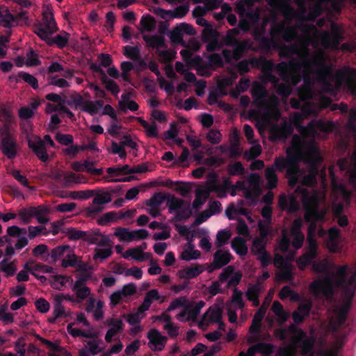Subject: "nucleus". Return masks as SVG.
Returning a JSON list of instances; mask_svg holds the SVG:
<instances>
[{"label": "nucleus", "instance_id": "58836bf2", "mask_svg": "<svg viewBox=\"0 0 356 356\" xmlns=\"http://www.w3.org/2000/svg\"><path fill=\"white\" fill-rule=\"evenodd\" d=\"M114 235L118 238L119 241L121 242L133 241L132 232L127 228L117 227L115 228Z\"/></svg>", "mask_w": 356, "mask_h": 356}, {"label": "nucleus", "instance_id": "f03ea898", "mask_svg": "<svg viewBox=\"0 0 356 356\" xmlns=\"http://www.w3.org/2000/svg\"><path fill=\"white\" fill-rule=\"evenodd\" d=\"M299 60L292 58L289 62H281L277 65V70L281 79L292 86H297L302 81L301 72L303 65L301 55L298 54Z\"/></svg>", "mask_w": 356, "mask_h": 356}, {"label": "nucleus", "instance_id": "a18cd8bd", "mask_svg": "<svg viewBox=\"0 0 356 356\" xmlns=\"http://www.w3.org/2000/svg\"><path fill=\"white\" fill-rule=\"evenodd\" d=\"M305 218L306 221H313L317 223L318 221H324L325 214L319 211L318 207H317L310 211H307Z\"/></svg>", "mask_w": 356, "mask_h": 356}, {"label": "nucleus", "instance_id": "0eeeda50", "mask_svg": "<svg viewBox=\"0 0 356 356\" xmlns=\"http://www.w3.org/2000/svg\"><path fill=\"white\" fill-rule=\"evenodd\" d=\"M337 78L340 80L346 79V86L350 94L356 96V69L346 66L337 73Z\"/></svg>", "mask_w": 356, "mask_h": 356}, {"label": "nucleus", "instance_id": "cd10ccee", "mask_svg": "<svg viewBox=\"0 0 356 356\" xmlns=\"http://www.w3.org/2000/svg\"><path fill=\"white\" fill-rule=\"evenodd\" d=\"M289 330L290 334L293 335V337L291 338V343L294 346H298L307 338V333L302 329L298 327L294 324H290L289 325Z\"/></svg>", "mask_w": 356, "mask_h": 356}, {"label": "nucleus", "instance_id": "8fccbe9b", "mask_svg": "<svg viewBox=\"0 0 356 356\" xmlns=\"http://www.w3.org/2000/svg\"><path fill=\"white\" fill-rule=\"evenodd\" d=\"M292 86L291 83H280V81L277 83H276L273 87L275 88L276 92L283 97H289L291 93V87Z\"/></svg>", "mask_w": 356, "mask_h": 356}, {"label": "nucleus", "instance_id": "4468645a", "mask_svg": "<svg viewBox=\"0 0 356 356\" xmlns=\"http://www.w3.org/2000/svg\"><path fill=\"white\" fill-rule=\"evenodd\" d=\"M188 10L189 7L188 5H181L176 7L173 11L157 8L154 10V13L163 19H166L167 17H170L172 18H182L188 13Z\"/></svg>", "mask_w": 356, "mask_h": 356}, {"label": "nucleus", "instance_id": "6ab92c4d", "mask_svg": "<svg viewBox=\"0 0 356 356\" xmlns=\"http://www.w3.org/2000/svg\"><path fill=\"white\" fill-rule=\"evenodd\" d=\"M317 257V250L306 249V252L302 254L296 260L299 269L302 270H305L307 265H311L315 261L314 260Z\"/></svg>", "mask_w": 356, "mask_h": 356}, {"label": "nucleus", "instance_id": "603ef678", "mask_svg": "<svg viewBox=\"0 0 356 356\" xmlns=\"http://www.w3.org/2000/svg\"><path fill=\"white\" fill-rule=\"evenodd\" d=\"M264 61L268 66L263 69V72L265 74L267 79L270 81L272 85L274 86L276 83H278L280 80L272 72L273 63L266 59H264Z\"/></svg>", "mask_w": 356, "mask_h": 356}, {"label": "nucleus", "instance_id": "f3484780", "mask_svg": "<svg viewBox=\"0 0 356 356\" xmlns=\"http://www.w3.org/2000/svg\"><path fill=\"white\" fill-rule=\"evenodd\" d=\"M232 259L233 257L229 251L218 250L213 254V269L221 268L222 266L229 264Z\"/></svg>", "mask_w": 356, "mask_h": 356}, {"label": "nucleus", "instance_id": "c03bdc74", "mask_svg": "<svg viewBox=\"0 0 356 356\" xmlns=\"http://www.w3.org/2000/svg\"><path fill=\"white\" fill-rule=\"evenodd\" d=\"M208 199V193L202 191V188H197L195 191V197L192 203L193 209H197L204 204Z\"/></svg>", "mask_w": 356, "mask_h": 356}, {"label": "nucleus", "instance_id": "393cba45", "mask_svg": "<svg viewBox=\"0 0 356 356\" xmlns=\"http://www.w3.org/2000/svg\"><path fill=\"white\" fill-rule=\"evenodd\" d=\"M49 36L50 35H47V38L42 39L43 41L46 42L49 46L56 44L58 48L62 49L68 43L69 34L67 33L64 32L63 34H58L54 38H50Z\"/></svg>", "mask_w": 356, "mask_h": 356}, {"label": "nucleus", "instance_id": "dca6fc26", "mask_svg": "<svg viewBox=\"0 0 356 356\" xmlns=\"http://www.w3.org/2000/svg\"><path fill=\"white\" fill-rule=\"evenodd\" d=\"M84 241L90 244H95L98 246H104L109 243V240L106 236L102 235L99 229L91 232H86Z\"/></svg>", "mask_w": 356, "mask_h": 356}, {"label": "nucleus", "instance_id": "72a5a7b5", "mask_svg": "<svg viewBox=\"0 0 356 356\" xmlns=\"http://www.w3.org/2000/svg\"><path fill=\"white\" fill-rule=\"evenodd\" d=\"M350 302H345L340 306L336 313L337 323L339 327L343 325L347 321L348 313L350 309Z\"/></svg>", "mask_w": 356, "mask_h": 356}, {"label": "nucleus", "instance_id": "3c124183", "mask_svg": "<svg viewBox=\"0 0 356 356\" xmlns=\"http://www.w3.org/2000/svg\"><path fill=\"white\" fill-rule=\"evenodd\" d=\"M312 307V301L310 299H305L300 302L296 311L307 318L309 316Z\"/></svg>", "mask_w": 356, "mask_h": 356}, {"label": "nucleus", "instance_id": "0e129e2a", "mask_svg": "<svg viewBox=\"0 0 356 356\" xmlns=\"http://www.w3.org/2000/svg\"><path fill=\"white\" fill-rule=\"evenodd\" d=\"M0 121L2 123H15L13 113L6 107H0Z\"/></svg>", "mask_w": 356, "mask_h": 356}, {"label": "nucleus", "instance_id": "f257e3e1", "mask_svg": "<svg viewBox=\"0 0 356 356\" xmlns=\"http://www.w3.org/2000/svg\"><path fill=\"white\" fill-rule=\"evenodd\" d=\"M313 270L316 273H325L321 279H316L309 286V291L316 298L323 296L331 298L334 293V279L330 275L327 260L314 261L311 264Z\"/></svg>", "mask_w": 356, "mask_h": 356}, {"label": "nucleus", "instance_id": "864d4df0", "mask_svg": "<svg viewBox=\"0 0 356 356\" xmlns=\"http://www.w3.org/2000/svg\"><path fill=\"white\" fill-rule=\"evenodd\" d=\"M165 199V197L163 193H156L149 199L146 200L145 205L150 207H159Z\"/></svg>", "mask_w": 356, "mask_h": 356}, {"label": "nucleus", "instance_id": "9d476101", "mask_svg": "<svg viewBox=\"0 0 356 356\" xmlns=\"http://www.w3.org/2000/svg\"><path fill=\"white\" fill-rule=\"evenodd\" d=\"M148 346L153 351H161L167 342V337L161 335L156 329H152L147 333Z\"/></svg>", "mask_w": 356, "mask_h": 356}, {"label": "nucleus", "instance_id": "13d9d810", "mask_svg": "<svg viewBox=\"0 0 356 356\" xmlns=\"http://www.w3.org/2000/svg\"><path fill=\"white\" fill-rule=\"evenodd\" d=\"M272 310L274 314L282 321V322H285L286 321L288 314L284 311L282 305L279 301H275L273 303Z\"/></svg>", "mask_w": 356, "mask_h": 356}, {"label": "nucleus", "instance_id": "e433bc0d", "mask_svg": "<svg viewBox=\"0 0 356 356\" xmlns=\"http://www.w3.org/2000/svg\"><path fill=\"white\" fill-rule=\"evenodd\" d=\"M204 56L209 61L207 66L209 67V68L215 69L224 66V60L219 54L213 53L211 54H204Z\"/></svg>", "mask_w": 356, "mask_h": 356}, {"label": "nucleus", "instance_id": "de8ad7c7", "mask_svg": "<svg viewBox=\"0 0 356 356\" xmlns=\"http://www.w3.org/2000/svg\"><path fill=\"white\" fill-rule=\"evenodd\" d=\"M192 213L191 204L186 202L185 205L176 212V220L179 221L187 220L192 216Z\"/></svg>", "mask_w": 356, "mask_h": 356}, {"label": "nucleus", "instance_id": "49530a36", "mask_svg": "<svg viewBox=\"0 0 356 356\" xmlns=\"http://www.w3.org/2000/svg\"><path fill=\"white\" fill-rule=\"evenodd\" d=\"M124 55L133 60H138L140 58V50L137 46L124 47Z\"/></svg>", "mask_w": 356, "mask_h": 356}, {"label": "nucleus", "instance_id": "ddd939ff", "mask_svg": "<svg viewBox=\"0 0 356 356\" xmlns=\"http://www.w3.org/2000/svg\"><path fill=\"white\" fill-rule=\"evenodd\" d=\"M106 324L111 327L105 335V341L107 343H111L113 341V337L122 332L124 330V323L121 319L111 318L106 321Z\"/></svg>", "mask_w": 356, "mask_h": 356}, {"label": "nucleus", "instance_id": "79ce46f5", "mask_svg": "<svg viewBox=\"0 0 356 356\" xmlns=\"http://www.w3.org/2000/svg\"><path fill=\"white\" fill-rule=\"evenodd\" d=\"M293 132V126L291 123H284L276 131V137L278 139H285L289 137Z\"/></svg>", "mask_w": 356, "mask_h": 356}, {"label": "nucleus", "instance_id": "5701e85b", "mask_svg": "<svg viewBox=\"0 0 356 356\" xmlns=\"http://www.w3.org/2000/svg\"><path fill=\"white\" fill-rule=\"evenodd\" d=\"M252 42L249 40L246 39L243 41H239L236 45L233 46V59L235 60H240L244 53L252 49Z\"/></svg>", "mask_w": 356, "mask_h": 356}, {"label": "nucleus", "instance_id": "a19ab883", "mask_svg": "<svg viewBox=\"0 0 356 356\" xmlns=\"http://www.w3.org/2000/svg\"><path fill=\"white\" fill-rule=\"evenodd\" d=\"M102 106L103 102L102 100H97L95 102L92 101H86L83 106L82 107V110L92 115L97 113Z\"/></svg>", "mask_w": 356, "mask_h": 356}, {"label": "nucleus", "instance_id": "7c9ffc66", "mask_svg": "<svg viewBox=\"0 0 356 356\" xmlns=\"http://www.w3.org/2000/svg\"><path fill=\"white\" fill-rule=\"evenodd\" d=\"M268 5L275 11H279L286 14L291 8L289 5L288 0H266Z\"/></svg>", "mask_w": 356, "mask_h": 356}, {"label": "nucleus", "instance_id": "4be33fe9", "mask_svg": "<svg viewBox=\"0 0 356 356\" xmlns=\"http://www.w3.org/2000/svg\"><path fill=\"white\" fill-rule=\"evenodd\" d=\"M302 65H303V72L307 73H312L314 67H317L320 62L323 60L322 58L315 54L313 56L312 58L308 57V49L306 51V54L305 55L301 56Z\"/></svg>", "mask_w": 356, "mask_h": 356}, {"label": "nucleus", "instance_id": "338daca9", "mask_svg": "<svg viewBox=\"0 0 356 356\" xmlns=\"http://www.w3.org/2000/svg\"><path fill=\"white\" fill-rule=\"evenodd\" d=\"M205 305V302L203 300L198 301L194 306L188 307V315L189 318L194 320L200 314L202 308Z\"/></svg>", "mask_w": 356, "mask_h": 356}, {"label": "nucleus", "instance_id": "20e7f679", "mask_svg": "<svg viewBox=\"0 0 356 356\" xmlns=\"http://www.w3.org/2000/svg\"><path fill=\"white\" fill-rule=\"evenodd\" d=\"M43 24L38 23L33 26V32L40 38H47L57 30L56 23L51 12H44L42 14Z\"/></svg>", "mask_w": 356, "mask_h": 356}, {"label": "nucleus", "instance_id": "c9c22d12", "mask_svg": "<svg viewBox=\"0 0 356 356\" xmlns=\"http://www.w3.org/2000/svg\"><path fill=\"white\" fill-rule=\"evenodd\" d=\"M8 261V259L4 258L0 261V270L3 272L7 277L13 276L17 271L15 261Z\"/></svg>", "mask_w": 356, "mask_h": 356}, {"label": "nucleus", "instance_id": "412c9836", "mask_svg": "<svg viewBox=\"0 0 356 356\" xmlns=\"http://www.w3.org/2000/svg\"><path fill=\"white\" fill-rule=\"evenodd\" d=\"M130 211L126 212H116L115 211H109L104 213L98 220L97 223L99 225H106L109 222L116 221L120 219L124 218L125 216H129Z\"/></svg>", "mask_w": 356, "mask_h": 356}, {"label": "nucleus", "instance_id": "2eb2a0df", "mask_svg": "<svg viewBox=\"0 0 356 356\" xmlns=\"http://www.w3.org/2000/svg\"><path fill=\"white\" fill-rule=\"evenodd\" d=\"M28 146L40 161L43 162L48 161L49 156L46 151L45 145L41 138H38L35 140H29Z\"/></svg>", "mask_w": 356, "mask_h": 356}, {"label": "nucleus", "instance_id": "4c0bfd02", "mask_svg": "<svg viewBox=\"0 0 356 356\" xmlns=\"http://www.w3.org/2000/svg\"><path fill=\"white\" fill-rule=\"evenodd\" d=\"M284 23L280 22L277 23L275 21H273L270 25V29L269 31L270 36L273 38L277 42H278L279 39L281 38L283 31L284 30Z\"/></svg>", "mask_w": 356, "mask_h": 356}, {"label": "nucleus", "instance_id": "7ed1b4c3", "mask_svg": "<svg viewBox=\"0 0 356 356\" xmlns=\"http://www.w3.org/2000/svg\"><path fill=\"white\" fill-rule=\"evenodd\" d=\"M273 167L275 170L282 172L286 170L285 176L290 187H295L299 182L300 167L293 156L287 155L286 157L276 158Z\"/></svg>", "mask_w": 356, "mask_h": 356}, {"label": "nucleus", "instance_id": "6e6d98bb", "mask_svg": "<svg viewBox=\"0 0 356 356\" xmlns=\"http://www.w3.org/2000/svg\"><path fill=\"white\" fill-rule=\"evenodd\" d=\"M140 24L143 29L146 31H152L156 28L155 19L149 15L142 17Z\"/></svg>", "mask_w": 356, "mask_h": 356}, {"label": "nucleus", "instance_id": "a878e982", "mask_svg": "<svg viewBox=\"0 0 356 356\" xmlns=\"http://www.w3.org/2000/svg\"><path fill=\"white\" fill-rule=\"evenodd\" d=\"M341 232L336 227H332L327 230L329 241V249L332 252H337L339 250L338 239L340 238Z\"/></svg>", "mask_w": 356, "mask_h": 356}, {"label": "nucleus", "instance_id": "37998d69", "mask_svg": "<svg viewBox=\"0 0 356 356\" xmlns=\"http://www.w3.org/2000/svg\"><path fill=\"white\" fill-rule=\"evenodd\" d=\"M140 124L145 129L147 136L150 138H157L159 134L157 131V126L155 122L149 124L146 120L141 118H138Z\"/></svg>", "mask_w": 356, "mask_h": 356}, {"label": "nucleus", "instance_id": "9b49d317", "mask_svg": "<svg viewBox=\"0 0 356 356\" xmlns=\"http://www.w3.org/2000/svg\"><path fill=\"white\" fill-rule=\"evenodd\" d=\"M0 149L8 159H15L17 154V143L15 137H2Z\"/></svg>", "mask_w": 356, "mask_h": 356}, {"label": "nucleus", "instance_id": "473e14b6", "mask_svg": "<svg viewBox=\"0 0 356 356\" xmlns=\"http://www.w3.org/2000/svg\"><path fill=\"white\" fill-rule=\"evenodd\" d=\"M337 272L334 275L335 280H334V286H341L346 282L348 266L343 265L337 266Z\"/></svg>", "mask_w": 356, "mask_h": 356}, {"label": "nucleus", "instance_id": "aec40b11", "mask_svg": "<svg viewBox=\"0 0 356 356\" xmlns=\"http://www.w3.org/2000/svg\"><path fill=\"white\" fill-rule=\"evenodd\" d=\"M204 267L198 264H194L191 267H186L184 269L178 271V276L186 280L195 278L200 275L203 271Z\"/></svg>", "mask_w": 356, "mask_h": 356}, {"label": "nucleus", "instance_id": "1a4fd4ad", "mask_svg": "<svg viewBox=\"0 0 356 356\" xmlns=\"http://www.w3.org/2000/svg\"><path fill=\"white\" fill-rule=\"evenodd\" d=\"M111 201V194L108 192L97 193L92 200V205L86 209L88 216L100 213L104 209V205Z\"/></svg>", "mask_w": 356, "mask_h": 356}, {"label": "nucleus", "instance_id": "c85d7f7f", "mask_svg": "<svg viewBox=\"0 0 356 356\" xmlns=\"http://www.w3.org/2000/svg\"><path fill=\"white\" fill-rule=\"evenodd\" d=\"M277 49H279V56L286 59H291L293 56L299 54L298 47L295 44L289 45H280L278 44Z\"/></svg>", "mask_w": 356, "mask_h": 356}, {"label": "nucleus", "instance_id": "69168bd1", "mask_svg": "<svg viewBox=\"0 0 356 356\" xmlns=\"http://www.w3.org/2000/svg\"><path fill=\"white\" fill-rule=\"evenodd\" d=\"M231 237V233L228 230L222 229L218 232L216 235V245L218 248H220L226 244Z\"/></svg>", "mask_w": 356, "mask_h": 356}, {"label": "nucleus", "instance_id": "f704fd0d", "mask_svg": "<svg viewBox=\"0 0 356 356\" xmlns=\"http://www.w3.org/2000/svg\"><path fill=\"white\" fill-rule=\"evenodd\" d=\"M232 248L240 256H244L248 253V247L245 241L240 236H236L232 240Z\"/></svg>", "mask_w": 356, "mask_h": 356}, {"label": "nucleus", "instance_id": "2f4dec72", "mask_svg": "<svg viewBox=\"0 0 356 356\" xmlns=\"http://www.w3.org/2000/svg\"><path fill=\"white\" fill-rule=\"evenodd\" d=\"M265 178L267 181V188L273 190L277 186L278 178L273 166L268 167L265 170Z\"/></svg>", "mask_w": 356, "mask_h": 356}, {"label": "nucleus", "instance_id": "09e8293b", "mask_svg": "<svg viewBox=\"0 0 356 356\" xmlns=\"http://www.w3.org/2000/svg\"><path fill=\"white\" fill-rule=\"evenodd\" d=\"M266 240L255 238L252 241L251 252L255 256L266 251Z\"/></svg>", "mask_w": 356, "mask_h": 356}, {"label": "nucleus", "instance_id": "c756f323", "mask_svg": "<svg viewBox=\"0 0 356 356\" xmlns=\"http://www.w3.org/2000/svg\"><path fill=\"white\" fill-rule=\"evenodd\" d=\"M222 309L216 307L214 308L209 307L202 316V321L209 323L219 322L222 319Z\"/></svg>", "mask_w": 356, "mask_h": 356}, {"label": "nucleus", "instance_id": "ea45409f", "mask_svg": "<svg viewBox=\"0 0 356 356\" xmlns=\"http://www.w3.org/2000/svg\"><path fill=\"white\" fill-rule=\"evenodd\" d=\"M36 207H30L28 208H22L19 210L18 214L20 219L23 221L24 224H28L31 222V219L35 215L37 211Z\"/></svg>", "mask_w": 356, "mask_h": 356}, {"label": "nucleus", "instance_id": "052dcab7", "mask_svg": "<svg viewBox=\"0 0 356 356\" xmlns=\"http://www.w3.org/2000/svg\"><path fill=\"white\" fill-rule=\"evenodd\" d=\"M69 249L68 245H59L52 249L49 255L52 261L55 262L61 258Z\"/></svg>", "mask_w": 356, "mask_h": 356}, {"label": "nucleus", "instance_id": "f8f14e48", "mask_svg": "<svg viewBox=\"0 0 356 356\" xmlns=\"http://www.w3.org/2000/svg\"><path fill=\"white\" fill-rule=\"evenodd\" d=\"M317 129L325 130V124L321 121L312 120L307 126L298 124L297 130L305 137H315Z\"/></svg>", "mask_w": 356, "mask_h": 356}, {"label": "nucleus", "instance_id": "4d7b16f0", "mask_svg": "<svg viewBox=\"0 0 356 356\" xmlns=\"http://www.w3.org/2000/svg\"><path fill=\"white\" fill-rule=\"evenodd\" d=\"M259 44L260 47L266 51H270L273 48H278V42H277L271 37L268 38L265 36L264 38H262L261 40L259 42Z\"/></svg>", "mask_w": 356, "mask_h": 356}, {"label": "nucleus", "instance_id": "5fc2aeb1", "mask_svg": "<svg viewBox=\"0 0 356 356\" xmlns=\"http://www.w3.org/2000/svg\"><path fill=\"white\" fill-rule=\"evenodd\" d=\"M186 204V201L172 196L168 200V207L170 213L177 212L181 207H183Z\"/></svg>", "mask_w": 356, "mask_h": 356}, {"label": "nucleus", "instance_id": "bf43d9fd", "mask_svg": "<svg viewBox=\"0 0 356 356\" xmlns=\"http://www.w3.org/2000/svg\"><path fill=\"white\" fill-rule=\"evenodd\" d=\"M257 351L263 356H270L275 350V346L272 343L259 342L256 343Z\"/></svg>", "mask_w": 356, "mask_h": 356}, {"label": "nucleus", "instance_id": "6e6552de", "mask_svg": "<svg viewBox=\"0 0 356 356\" xmlns=\"http://www.w3.org/2000/svg\"><path fill=\"white\" fill-rule=\"evenodd\" d=\"M278 206L281 210L286 211L289 213H296L300 209V204L293 194L282 193L280 195Z\"/></svg>", "mask_w": 356, "mask_h": 356}, {"label": "nucleus", "instance_id": "bb28decb", "mask_svg": "<svg viewBox=\"0 0 356 356\" xmlns=\"http://www.w3.org/2000/svg\"><path fill=\"white\" fill-rule=\"evenodd\" d=\"M143 40L149 48L156 49L157 50L159 48H167L165 38L162 35H143Z\"/></svg>", "mask_w": 356, "mask_h": 356}, {"label": "nucleus", "instance_id": "a211bd4d", "mask_svg": "<svg viewBox=\"0 0 356 356\" xmlns=\"http://www.w3.org/2000/svg\"><path fill=\"white\" fill-rule=\"evenodd\" d=\"M17 24V18L10 13L8 8L0 6V26L10 29Z\"/></svg>", "mask_w": 356, "mask_h": 356}, {"label": "nucleus", "instance_id": "423d86ee", "mask_svg": "<svg viewBox=\"0 0 356 356\" xmlns=\"http://www.w3.org/2000/svg\"><path fill=\"white\" fill-rule=\"evenodd\" d=\"M295 192L301 195V200L306 211L318 207L319 198L316 192H310L301 186H298Z\"/></svg>", "mask_w": 356, "mask_h": 356}, {"label": "nucleus", "instance_id": "39448f33", "mask_svg": "<svg viewBox=\"0 0 356 356\" xmlns=\"http://www.w3.org/2000/svg\"><path fill=\"white\" fill-rule=\"evenodd\" d=\"M317 67L318 68L314 72L317 81L323 86L325 90H333L334 87L332 83L333 76L332 67L325 63L323 60L320 62Z\"/></svg>", "mask_w": 356, "mask_h": 356}, {"label": "nucleus", "instance_id": "e2e57ef3", "mask_svg": "<svg viewBox=\"0 0 356 356\" xmlns=\"http://www.w3.org/2000/svg\"><path fill=\"white\" fill-rule=\"evenodd\" d=\"M228 174L230 176L241 175L245 172V168L240 161L229 164L227 168Z\"/></svg>", "mask_w": 356, "mask_h": 356}, {"label": "nucleus", "instance_id": "b1692460", "mask_svg": "<svg viewBox=\"0 0 356 356\" xmlns=\"http://www.w3.org/2000/svg\"><path fill=\"white\" fill-rule=\"evenodd\" d=\"M217 181L218 180L216 176L214 175L211 180L208 181V186L207 188H202V191L207 192L208 197L209 196L211 192L216 193L218 197L220 198L226 197L225 188L218 184Z\"/></svg>", "mask_w": 356, "mask_h": 356}, {"label": "nucleus", "instance_id": "680f3d73", "mask_svg": "<svg viewBox=\"0 0 356 356\" xmlns=\"http://www.w3.org/2000/svg\"><path fill=\"white\" fill-rule=\"evenodd\" d=\"M102 83L104 84L106 88L110 91L113 95H117L120 91L119 86L112 79H109L107 75H106V79L103 78L100 79Z\"/></svg>", "mask_w": 356, "mask_h": 356}, {"label": "nucleus", "instance_id": "774afa93", "mask_svg": "<svg viewBox=\"0 0 356 356\" xmlns=\"http://www.w3.org/2000/svg\"><path fill=\"white\" fill-rule=\"evenodd\" d=\"M238 31L236 29H230L227 31L225 38V43L227 46L233 47L236 45L239 40L236 38Z\"/></svg>", "mask_w": 356, "mask_h": 356}]
</instances>
